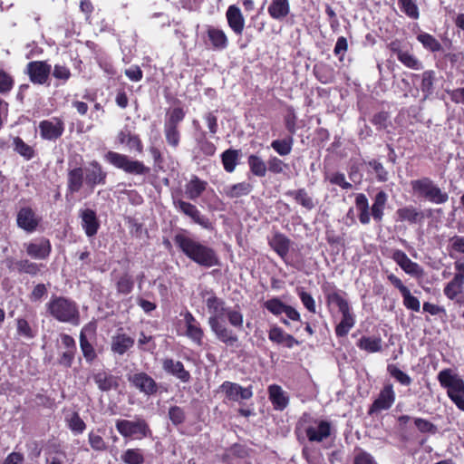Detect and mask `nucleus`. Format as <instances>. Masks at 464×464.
I'll list each match as a JSON object with an SVG mask.
<instances>
[{
	"label": "nucleus",
	"mask_w": 464,
	"mask_h": 464,
	"mask_svg": "<svg viewBox=\"0 0 464 464\" xmlns=\"http://www.w3.org/2000/svg\"><path fill=\"white\" fill-rule=\"evenodd\" d=\"M286 304H285L282 301L277 298H273L267 300L265 303V307L273 314L279 315L284 314L286 309Z\"/></svg>",
	"instance_id": "obj_60"
},
{
	"label": "nucleus",
	"mask_w": 464,
	"mask_h": 464,
	"mask_svg": "<svg viewBox=\"0 0 464 464\" xmlns=\"http://www.w3.org/2000/svg\"><path fill=\"white\" fill-rule=\"evenodd\" d=\"M162 369L182 382H188L191 379L189 372L185 369L184 364L180 361L166 358L162 360Z\"/></svg>",
	"instance_id": "obj_22"
},
{
	"label": "nucleus",
	"mask_w": 464,
	"mask_h": 464,
	"mask_svg": "<svg viewBox=\"0 0 464 464\" xmlns=\"http://www.w3.org/2000/svg\"><path fill=\"white\" fill-rule=\"evenodd\" d=\"M268 339L277 344H283L287 348H293L298 344V341L295 340L291 334H288L278 326H274L268 333Z\"/></svg>",
	"instance_id": "obj_32"
},
{
	"label": "nucleus",
	"mask_w": 464,
	"mask_h": 464,
	"mask_svg": "<svg viewBox=\"0 0 464 464\" xmlns=\"http://www.w3.org/2000/svg\"><path fill=\"white\" fill-rule=\"evenodd\" d=\"M438 381L449 398L464 411V380L451 369H444L438 373Z\"/></svg>",
	"instance_id": "obj_4"
},
{
	"label": "nucleus",
	"mask_w": 464,
	"mask_h": 464,
	"mask_svg": "<svg viewBox=\"0 0 464 464\" xmlns=\"http://www.w3.org/2000/svg\"><path fill=\"white\" fill-rule=\"evenodd\" d=\"M398 60L408 68L413 70L422 69L421 63L413 54L408 52H398Z\"/></svg>",
	"instance_id": "obj_53"
},
{
	"label": "nucleus",
	"mask_w": 464,
	"mask_h": 464,
	"mask_svg": "<svg viewBox=\"0 0 464 464\" xmlns=\"http://www.w3.org/2000/svg\"><path fill=\"white\" fill-rule=\"evenodd\" d=\"M134 339L126 334H117L112 336L111 349L114 353L123 355L134 345Z\"/></svg>",
	"instance_id": "obj_31"
},
{
	"label": "nucleus",
	"mask_w": 464,
	"mask_h": 464,
	"mask_svg": "<svg viewBox=\"0 0 464 464\" xmlns=\"http://www.w3.org/2000/svg\"><path fill=\"white\" fill-rule=\"evenodd\" d=\"M24 247L27 255L34 259H45L52 250L50 241L44 237L24 244Z\"/></svg>",
	"instance_id": "obj_19"
},
{
	"label": "nucleus",
	"mask_w": 464,
	"mask_h": 464,
	"mask_svg": "<svg viewBox=\"0 0 464 464\" xmlns=\"http://www.w3.org/2000/svg\"><path fill=\"white\" fill-rule=\"evenodd\" d=\"M40 135L44 140H55L59 139L64 131L63 122L57 119L44 120L39 123Z\"/></svg>",
	"instance_id": "obj_15"
},
{
	"label": "nucleus",
	"mask_w": 464,
	"mask_h": 464,
	"mask_svg": "<svg viewBox=\"0 0 464 464\" xmlns=\"http://www.w3.org/2000/svg\"><path fill=\"white\" fill-rule=\"evenodd\" d=\"M66 421L68 428L75 435L82 434L86 429L85 422L77 412H73L70 417H67Z\"/></svg>",
	"instance_id": "obj_46"
},
{
	"label": "nucleus",
	"mask_w": 464,
	"mask_h": 464,
	"mask_svg": "<svg viewBox=\"0 0 464 464\" xmlns=\"http://www.w3.org/2000/svg\"><path fill=\"white\" fill-rule=\"evenodd\" d=\"M463 287L455 283L454 281L450 280L449 283L446 284L443 293L446 295L447 298L450 300H457V302L460 303V300L457 299V297L462 294Z\"/></svg>",
	"instance_id": "obj_57"
},
{
	"label": "nucleus",
	"mask_w": 464,
	"mask_h": 464,
	"mask_svg": "<svg viewBox=\"0 0 464 464\" xmlns=\"http://www.w3.org/2000/svg\"><path fill=\"white\" fill-rule=\"evenodd\" d=\"M60 338L63 351L58 359V362L64 367H71L76 353L75 341L71 335L66 334H62Z\"/></svg>",
	"instance_id": "obj_21"
},
{
	"label": "nucleus",
	"mask_w": 464,
	"mask_h": 464,
	"mask_svg": "<svg viewBox=\"0 0 464 464\" xmlns=\"http://www.w3.org/2000/svg\"><path fill=\"white\" fill-rule=\"evenodd\" d=\"M403 297V304L406 308L412 310L414 312H419L420 308V301L417 297L413 296L411 294V291L409 289L406 290V292L401 294Z\"/></svg>",
	"instance_id": "obj_62"
},
{
	"label": "nucleus",
	"mask_w": 464,
	"mask_h": 464,
	"mask_svg": "<svg viewBox=\"0 0 464 464\" xmlns=\"http://www.w3.org/2000/svg\"><path fill=\"white\" fill-rule=\"evenodd\" d=\"M88 441L91 448L95 451H105L108 445L104 439L97 432L92 430L88 434Z\"/></svg>",
	"instance_id": "obj_55"
},
{
	"label": "nucleus",
	"mask_w": 464,
	"mask_h": 464,
	"mask_svg": "<svg viewBox=\"0 0 464 464\" xmlns=\"http://www.w3.org/2000/svg\"><path fill=\"white\" fill-rule=\"evenodd\" d=\"M268 14L276 20H282L289 14L288 0H272Z\"/></svg>",
	"instance_id": "obj_37"
},
{
	"label": "nucleus",
	"mask_w": 464,
	"mask_h": 464,
	"mask_svg": "<svg viewBox=\"0 0 464 464\" xmlns=\"http://www.w3.org/2000/svg\"><path fill=\"white\" fill-rule=\"evenodd\" d=\"M304 417L299 421L297 426L298 434L305 433L310 441H319V425L316 427L306 426Z\"/></svg>",
	"instance_id": "obj_52"
},
{
	"label": "nucleus",
	"mask_w": 464,
	"mask_h": 464,
	"mask_svg": "<svg viewBox=\"0 0 464 464\" xmlns=\"http://www.w3.org/2000/svg\"><path fill=\"white\" fill-rule=\"evenodd\" d=\"M387 200H388V195L386 194V192H384L382 190L379 191L375 195L373 204L371 207V214H370V216L372 215L375 221H377V222L382 221V219L383 218L384 208H385Z\"/></svg>",
	"instance_id": "obj_34"
},
{
	"label": "nucleus",
	"mask_w": 464,
	"mask_h": 464,
	"mask_svg": "<svg viewBox=\"0 0 464 464\" xmlns=\"http://www.w3.org/2000/svg\"><path fill=\"white\" fill-rule=\"evenodd\" d=\"M411 186L414 194L430 203L440 205L449 200V194L428 177L411 180Z\"/></svg>",
	"instance_id": "obj_5"
},
{
	"label": "nucleus",
	"mask_w": 464,
	"mask_h": 464,
	"mask_svg": "<svg viewBox=\"0 0 464 464\" xmlns=\"http://www.w3.org/2000/svg\"><path fill=\"white\" fill-rule=\"evenodd\" d=\"M173 240L179 250L198 266L207 268L219 266L216 250L191 237L188 231L182 230L176 234Z\"/></svg>",
	"instance_id": "obj_1"
},
{
	"label": "nucleus",
	"mask_w": 464,
	"mask_h": 464,
	"mask_svg": "<svg viewBox=\"0 0 464 464\" xmlns=\"http://www.w3.org/2000/svg\"><path fill=\"white\" fill-rule=\"evenodd\" d=\"M229 324L237 330H242L244 325V315L237 308L229 307L225 314Z\"/></svg>",
	"instance_id": "obj_47"
},
{
	"label": "nucleus",
	"mask_w": 464,
	"mask_h": 464,
	"mask_svg": "<svg viewBox=\"0 0 464 464\" xmlns=\"http://www.w3.org/2000/svg\"><path fill=\"white\" fill-rule=\"evenodd\" d=\"M396 220L400 222L407 221L411 224L422 222L424 216L421 211H419L413 206H407L400 208L396 210Z\"/></svg>",
	"instance_id": "obj_30"
},
{
	"label": "nucleus",
	"mask_w": 464,
	"mask_h": 464,
	"mask_svg": "<svg viewBox=\"0 0 464 464\" xmlns=\"http://www.w3.org/2000/svg\"><path fill=\"white\" fill-rule=\"evenodd\" d=\"M354 324H355V314H354L342 315L339 323L336 324V327H335L336 335L339 337L347 335V334L354 326Z\"/></svg>",
	"instance_id": "obj_42"
},
{
	"label": "nucleus",
	"mask_w": 464,
	"mask_h": 464,
	"mask_svg": "<svg viewBox=\"0 0 464 464\" xmlns=\"http://www.w3.org/2000/svg\"><path fill=\"white\" fill-rule=\"evenodd\" d=\"M107 173L102 165L92 160L84 167H75L68 170L67 190L71 194L79 192L85 184L92 191L97 185L106 183Z\"/></svg>",
	"instance_id": "obj_2"
},
{
	"label": "nucleus",
	"mask_w": 464,
	"mask_h": 464,
	"mask_svg": "<svg viewBox=\"0 0 464 464\" xmlns=\"http://www.w3.org/2000/svg\"><path fill=\"white\" fill-rule=\"evenodd\" d=\"M222 163L224 169L227 172H233L237 164V151L234 150H227L222 153Z\"/></svg>",
	"instance_id": "obj_48"
},
{
	"label": "nucleus",
	"mask_w": 464,
	"mask_h": 464,
	"mask_svg": "<svg viewBox=\"0 0 464 464\" xmlns=\"http://www.w3.org/2000/svg\"><path fill=\"white\" fill-rule=\"evenodd\" d=\"M51 65L44 61L30 62L26 66V73L34 84H44L50 75Z\"/></svg>",
	"instance_id": "obj_14"
},
{
	"label": "nucleus",
	"mask_w": 464,
	"mask_h": 464,
	"mask_svg": "<svg viewBox=\"0 0 464 464\" xmlns=\"http://www.w3.org/2000/svg\"><path fill=\"white\" fill-rule=\"evenodd\" d=\"M185 112L181 108H174L165 121V126L178 127L179 123L183 121Z\"/></svg>",
	"instance_id": "obj_59"
},
{
	"label": "nucleus",
	"mask_w": 464,
	"mask_h": 464,
	"mask_svg": "<svg viewBox=\"0 0 464 464\" xmlns=\"http://www.w3.org/2000/svg\"><path fill=\"white\" fill-rule=\"evenodd\" d=\"M173 205L178 211L188 217L195 224L205 229H212V223L209 218L202 215L195 205L181 198H174Z\"/></svg>",
	"instance_id": "obj_8"
},
{
	"label": "nucleus",
	"mask_w": 464,
	"mask_h": 464,
	"mask_svg": "<svg viewBox=\"0 0 464 464\" xmlns=\"http://www.w3.org/2000/svg\"><path fill=\"white\" fill-rule=\"evenodd\" d=\"M269 400L276 411H284L289 403V396L281 386L272 384L267 389Z\"/></svg>",
	"instance_id": "obj_27"
},
{
	"label": "nucleus",
	"mask_w": 464,
	"mask_h": 464,
	"mask_svg": "<svg viewBox=\"0 0 464 464\" xmlns=\"http://www.w3.org/2000/svg\"><path fill=\"white\" fill-rule=\"evenodd\" d=\"M133 280L128 275L122 276L117 282V290L119 293L128 295L132 291Z\"/></svg>",
	"instance_id": "obj_63"
},
{
	"label": "nucleus",
	"mask_w": 464,
	"mask_h": 464,
	"mask_svg": "<svg viewBox=\"0 0 464 464\" xmlns=\"http://www.w3.org/2000/svg\"><path fill=\"white\" fill-rule=\"evenodd\" d=\"M394 401L395 392L392 384H385L381 390L378 397L371 405L368 414L372 415L373 413L380 412L382 411H387L392 406Z\"/></svg>",
	"instance_id": "obj_11"
},
{
	"label": "nucleus",
	"mask_w": 464,
	"mask_h": 464,
	"mask_svg": "<svg viewBox=\"0 0 464 464\" xmlns=\"http://www.w3.org/2000/svg\"><path fill=\"white\" fill-rule=\"evenodd\" d=\"M207 181L200 179L197 176H192L191 179L185 186V193L188 199L197 200L206 190Z\"/></svg>",
	"instance_id": "obj_33"
},
{
	"label": "nucleus",
	"mask_w": 464,
	"mask_h": 464,
	"mask_svg": "<svg viewBox=\"0 0 464 464\" xmlns=\"http://www.w3.org/2000/svg\"><path fill=\"white\" fill-rule=\"evenodd\" d=\"M15 268L19 273H25L31 276L36 275L40 270V267L36 263L31 262L27 259L16 261Z\"/></svg>",
	"instance_id": "obj_56"
},
{
	"label": "nucleus",
	"mask_w": 464,
	"mask_h": 464,
	"mask_svg": "<svg viewBox=\"0 0 464 464\" xmlns=\"http://www.w3.org/2000/svg\"><path fill=\"white\" fill-rule=\"evenodd\" d=\"M184 321L186 325V336L194 343L200 346L203 344L204 331L199 322L194 315L187 311L184 314Z\"/></svg>",
	"instance_id": "obj_17"
},
{
	"label": "nucleus",
	"mask_w": 464,
	"mask_h": 464,
	"mask_svg": "<svg viewBox=\"0 0 464 464\" xmlns=\"http://www.w3.org/2000/svg\"><path fill=\"white\" fill-rule=\"evenodd\" d=\"M16 331L19 336L28 340L33 339L36 335V331L31 327L24 318L16 319Z\"/></svg>",
	"instance_id": "obj_51"
},
{
	"label": "nucleus",
	"mask_w": 464,
	"mask_h": 464,
	"mask_svg": "<svg viewBox=\"0 0 464 464\" xmlns=\"http://www.w3.org/2000/svg\"><path fill=\"white\" fill-rule=\"evenodd\" d=\"M294 139L289 135L284 139L275 140L271 142V148L280 156H287L291 153Z\"/></svg>",
	"instance_id": "obj_41"
},
{
	"label": "nucleus",
	"mask_w": 464,
	"mask_h": 464,
	"mask_svg": "<svg viewBox=\"0 0 464 464\" xmlns=\"http://www.w3.org/2000/svg\"><path fill=\"white\" fill-rule=\"evenodd\" d=\"M216 338L227 346H233L238 342L237 335L229 329L222 321L218 322L212 319L208 324Z\"/></svg>",
	"instance_id": "obj_18"
},
{
	"label": "nucleus",
	"mask_w": 464,
	"mask_h": 464,
	"mask_svg": "<svg viewBox=\"0 0 464 464\" xmlns=\"http://www.w3.org/2000/svg\"><path fill=\"white\" fill-rule=\"evenodd\" d=\"M130 383L145 395H153L158 392V384L146 372H135L128 375Z\"/></svg>",
	"instance_id": "obj_13"
},
{
	"label": "nucleus",
	"mask_w": 464,
	"mask_h": 464,
	"mask_svg": "<svg viewBox=\"0 0 464 464\" xmlns=\"http://www.w3.org/2000/svg\"><path fill=\"white\" fill-rule=\"evenodd\" d=\"M270 246L281 257H284L289 250V240L282 234H276L270 240Z\"/></svg>",
	"instance_id": "obj_43"
},
{
	"label": "nucleus",
	"mask_w": 464,
	"mask_h": 464,
	"mask_svg": "<svg viewBox=\"0 0 464 464\" xmlns=\"http://www.w3.org/2000/svg\"><path fill=\"white\" fill-rule=\"evenodd\" d=\"M417 40L422 44V46L432 52H439L441 50L440 43L431 34L421 32L417 35Z\"/></svg>",
	"instance_id": "obj_44"
},
{
	"label": "nucleus",
	"mask_w": 464,
	"mask_h": 464,
	"mask_svg": "<svg viewBox=\"0 0 464 464\" xmlns=\"http://www.w3.org/2000/svg\"><path fill=\"white\" fill-rule=\"evenodd\" d=\"M117 141L120 144H125L130 150H136L138 153H142L143 145L140 137L133 134L128 127H124L117 134Z\"/></svg>",
	"instance_id": "obj_28"
},
{
	"label": "nucleus",
	"mask_w": 464,
	"mask_h": 464,
	"mask_svg": "<svg viewBox=\"0 0 464 464\" xmlns=\"http://www.w3.org/2000/svg\"><path fill=\"white\" fill-rule=\"evenodd\" d=\"M115 427L123 438L142 440L151 436L150 426L142 418H136L134 420L120 419L116 420Z\"/></svg>",
	"instance_id": "obj_7"
},
{
	"label": "nucleus",
	"mask_w": 464,
	"mask_h": 464,
	"mask_svg": "<svg viewBox=\"0 0 464 464\" xmlns=\"http://www.w3.org/2000/svg\"><path fill=\"white\" fill-rule=\"evenodd\" d=\"M226 18L230 29L241 35L245 28V18L240 8L235 5H229L226 12Z\"/></svg>",
	"instance_id": "obj_24"
},
{
	"label": "nucleus",
	"mask_w": 464,
	"mask_h": 464,
	"mask_svg": "<svg viewBox=\"0 0 464 464\" xmlns=\"http://www.w3.org/2000/svg\"><path fill=\"white\" fill-rule=\"evenodd\" d=\"M436 79V73L432 70L425 71L421 75L420 90L426 95L433 92V84Z\"/></svg>",
	"instance_id": "obj_50"
},
{
	"label": "nucleus",
	"mask_w": 464,
	"mask_h": 464,
	"mask_svg": "<svg viewBox=\"0 0 464 464\" xmlns=\"http://www.w3.org/2000/svg\"><path fill=\"white\" fill-rule=\"evenodd\" d=\"M220 390L225 393L228 401L241 403L242 401L249 400L253 396L252 387H242L240 384L224 382L220 385Z\"/></svg>",
	"instance_id": "obj_9"
},
{
	"label": "nucleus",
	"mask_w": 464,
	"mask_h": 464,
	"mask_svg": "<svg viewBox=\"0 0 464 464\" xmlns=\"http://www.w3.org/2000/svg\"><path fill=\"white\" fill-rule=\"evenodd\" d=\"M121 460L125 464H143L145 461L143 450L139 448L128 449L121 453Z\"/></svg>",
	"instance_id": "obj_40"
},
{
	"label": "nucleus",
	"mask_w": 464,
	"mask_h": 464,
	"mask_svg": "<svg viewBox=\"0 0 464 464\" xmlns=\"http://www.w3.org/2000/svg\"><path fill=\"white\" fill-rule=\"evenodd\" d=\"M387 372L401 385L409 386L411 383L412 380L411 376L399 369L395 364H389L387 366Z\"/></svg>",
	"instance_id": "obj_49"
},
{
	"label": "nucleus",
	"mask_w": 464,
	"mask_h": 464,
	"mask_svg": "<svg viewBox=\"0 0 464 464\" xmlns=\"http://www.w3.org/2000/svg\"><path fill=\"white\" fill-rule=\"evenodd\" d=\"M286 195L293 197L298 203L306 208H313L312 199L304 189L290 190L286 192Z\"/></svg>",
	"instance_id": "obj_58"
},
{
	"label": "nucleus",
	"mask_w": 464,
	"mask_h": 464,
	"mask_svg": "<svg viewBox=\"0 0 464 464\" xmlns=\"http://www.w3.org/2000/svg\"><path fill=\"white\" fill-rule=\"evenodd\" d=\"M207 308L210 316L208 317V324H210L212 319H216L218 322H221L223 317L225 316L227 309L226 303L223 299L218 297L216 295L211 294L205 300Z\"/></svg>",
	"instance_id": "obj_20"
},
{
	"label": "nucleus",
	"mask_w": 464,
	"mask_h": 464,
	"mask_svg": "<svg viewBox=\"0 0 464 464\" xmlns=\"http://www.w3.org/2000/svg\"><path fill=\"white\" fill-rule=\"evenodd\" d=\"M80 218L82 219V227L86 236L89 237L95 236L100 227V222L95 211L90 208L82 209L80 212Z\"/></svg>",
	"instance_id": "obj_26"
},
{
	"label": "nucleus",
	"mask_w": 464,
	"mask_h": 464,
	"mask_svg": "<svg viewBox=\"0 0 464 464\" xmlns=\"http://www.w3.org/2000/svg\"><path fill=\"white\" fill-rule=\"evenodd\" d=\"M92 378L99 390L102 392H108L119 387L120 378L108 371L98 372L93 374Z\"/></svg>",
	"instance_id": "obj_25"
},
{
	"label": "nucleus",
	"mask_w": 464,
	"mask_h": 464,
	"mask_svg": "<svg viewBox=\"0 0 464 464\" xmlns=\"http://www.w3.org/2000/svg\"><path fill=\"white\" fill-rule=\"evenodd\" d=\"M355 206L358 210V218L359 221L367 225L370 223V208L369 202L366 196L362 193H360L355 198Z\"/></svg>",
	"instance_id": "obj_38"
},
{
	"label": "nucleus",
	"mask_w": 464,
	"mask_h": 464,
	"mask_svg": "<svg viewBox=\"0 0 464 464\" xmlns=\"http://www.w3.org/2000/svg\"><path fill=\"white\" fill-rule=\"evenodd\" d=\"M287 165L276 156H271L267 160V170L274 174H281Z\"/></svg>",
	"instance_id": "obj_61"
},
{
	"label": "nucleus",
	"mask_w": 464,
	"mask_h": 464,
	"mask_svg": "<svg viewBox=\"0 0 464 464\" xmlns=\"http://www.w3.org/2000/svg\"><path fill=\"white\" fill-rule=\"evenodd\" d=\"M104 160L116 169H121L130 175H147L150 170L142 161L133 160L125 154L111 150L104 155Z\"/></svg>",
	"instance_id": "obj_6"
},
{
	"label": "nucleus",
	"mask_w": 464,
	"mask_h": 464,
	"mask_svg": "<svg viewBox=\"0 0 464 464\" xmlns=\"http://www.w3.org/2000/svg\"><path fill=\"white\" fill-rule=\"evenodd\" d=\"M356 345L367 353H378L382 351V340L380 336H362L358 340Z\"/></svg>",
	"instance_id": "obj_35"
},
{
	"label": "nucleus",
	"mask_w": 464,
	"mask_h": 464,
	"mask_svg": "<svg viewBox=\"0 0 464 464\" xmlns=\"http://www.w3.org/2000/svg\"><path fill=\"white\" fill-rule=\"evenodd\" d=\"M247 163L250 171L256 177L262 178L266 175L267 163L263 159L256 154H251L247 158Z\"/></svg>",
	"instance_id": "obj_39"
},
{
	"label": "nucleus",
	"mask_w": 464,
	"mask_h": 464,
	"mask_svg": "<svg viewBox=\"0 0 464 464\" xmlns=\"http://www.w3.org/2000/svg\"><path fill=\"white\" fill-rule=\"evenodd\" d=\"M95 324L90 323L83 326L80 333V347L83 357L88 362H92L96 358L94 348L88 340V336L92 337L95 334Z\"/></svg>",
	"instance_id": "obj_16"
},
{
	"label": "nucleus",
	"mask_w": 464,
	"mask_h": 464,
	"mask_svg": "<svg viewBox=\"0 0 464 464\" xmlns=\"http://www.w3.org/2000/svg\"><path fill=\"white\" fill-rule=\"evenodd\" d=\"M390 256L406 274L415 277L423 276V268L418 263L411 261L402 250L392 249Z\"/></svg>",
	"instance_id": "obj_10"
},
{
	"label": "nucleus",
	"mask_w": 464,
	"mask_h": 464,
	"mask_svg": "<svg viewBox=\"0 0 464 464\" xmlns=\"http://www.w3.org/2000/svg\"><path fill=\"white\" fill-rule=\"evenodd\" d=\"M208 39L214 50L222 51L228 45V39L226 33L218 27L207 26Z\"/></svg>",
	"instance_id": "obj_29"
},
{
	"label": "nucleus",
	"mask_w": 464,
	"mask_h": 464,
	"mask_svg": "<svg viewBox=\"0 0 464 464\" xmlns=\"http://www.w3.org/2000/svg\"><path fill=\"white\" fill-rule=\"evenodd\" d=\"M401 10L410 18L418 19L420 16L419 8L413 0H399Z\"/></svg>",
	"instance_id": "obj_54"
},
{
	"label": "nucleus",
	"mask_w": 464,
	"mask_h": 464,
	"mask_svg": "<svg viewBox=\"0 0 464 464\" xmlns=\"http://www.w3.org/2000/svg\"><path fill=\"white\" fill-rule=\"evenodd\" d=\"M14 150L19 155L29 160L34 158V149L26 144L20 137H15L13 140Z\"/></svg>",
	"instance_id": "obj_45"
},
{
	"label": "nucleus",
	"mask_w": 464,
	"mask_h": 464,
	"mask_svg": "<svg viewBox=\"0 0 464 464\" xmlns=\"http://www.w3.org/2000/svg\"><path fill=\"white\" fill-rule=\"evenodd\" d=\"M252 185L246 181L239 182L234 185L226 186L223 189L224 194L230 198L246 196L252 191Z\"/></svg>",
	"instance_id": "obj_36"
},
{
	"label": "nucleus",
	"mask_w": 464,
	"mask_h": 464,
	"mask_svg": "<svg viewBox=\"0 0 464 464\" xmlns=\"http://www.w3.org/2000/svg\"><path fill=\"white\" fill-rule=\"evenodd\" d=\"M42 218L30 207H23L16 215L17 227L27 233L36 231Z\"/></svg>",
	"instance_id": "obj_12"
},
{
	"label": "nucleus",
	"mask_w": 464,
	"mask_h": 464,
	"mask_svg": "<svg viewBox=\"0 0 464 464\" xmlns=\"http://www.w3.org/2000/svg\"><path fill=\"white\" fill-rule=\"evenodd\" d=\"M328 307L335 317L337 314L344 315L353 314L347 300L339 293H331L327 295Z\"/></svg>",
	"instance_id": "obj_23"
},
{
	"label": "nucleus",
	"mask_w": 464,
	"mask_h": 464,
	"mask_svg": "<svg viewBox=\"0 0 464 464\" xmlns=\"http://www.w3.org/2000/svg\"><path fill=\"white\" fill-rule=\"evenodd\" d=\"M353 464H377L374 458L368 452L360 450L356 452Z\"/></svg>",
	"instance_id": "obj_64"
},
{
	"label": "nucleus",
	"mask_w": 464,
	"mask_h": 464,
	"mask_svg": "<svg viewBox=\"0 0 464 464\" xmlns=\"http://www.w3.org/2000/svg\"><path fill=\"white\" fill-rule=\"evenodd\" d=\"M47 311L57 321L79 324L80 314L75 302L63 296L52 297L47 304Z\"/></svg>",
	"instance_id": "obj_3"
}]
</instances>
